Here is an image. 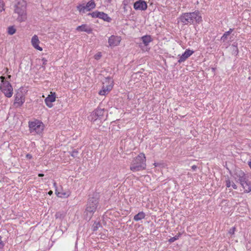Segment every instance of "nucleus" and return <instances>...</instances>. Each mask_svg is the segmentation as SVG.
I'll list each match as a JSON object with an SVG mask.
<instances>
[{
    "mask_svg": "<svg viewBox=\"0 0 251 251\" xmlns=\"http://www.w3.org/2000/svg\"><path fill=\"white\" fill-rule=\"evenodd\" d=\"M179 21L183 25H191L195 21L200 23L202 21V18L200 11L197 10L193 12L183 13L179 17Z\"/></svg>",
    "mask_w": 251,
    "mask_h": 251,
    "instance_id": "f257e3e1",
    "label": "nucleus"
},
{
    "mask_svg": "<svg viewBox=\"0 0 251 251\" xmlns=\"http://www.w3.org/2000/svg\"><path fill=\"white\" fill-rule=\"evenodd\" d=\"M146 157L144 153H141L133 159L131 163L130 169L133 172H137L146 169Z\"/></svg>",
    "mask_w": 251,
    "mask_h": 251,
    "instance_id": "f03ea898",
    "label": "nucleus"
},
{
    "mask_svg": "<svg viewBox=\"0 0 251 251\" xmlns=\"http://www.w3.org/2000/svg\"><path fill=\"white\" fill-rule=\"evenodd\" d=\"M99 203V199L96 197H91L88 199L85 211L86 220H90L96 211Z\"/></svg>",
    "mask_w": 251,
    "mask_h": 251,
    "instance_id": "7ed1b4c3",
    "label": "nucleus"
},
{
    "mask_svg": "<svg viewBox=\"0 0 251 251\" xmlns=\"http://www.w3.org/2000/svg\"><path fill=\"white\" fill-rule=\"evenodd\" d=\"M14 11L18 15L17 19L19 22H23L26 19V3L25 1H19L15 6Z\"/></svg>",
    "mask_w": 251,
    "mask_h": 251,
    "instance_id": "20e7f679",
    "label": "nucleus"
},
{
    "mask_svg": "<svg viewBox=\"0 0 251 251\" xmlns=\"http://www.w3.org/2000/svg\"><path fill=\"white\" fill-rule=\"evenodd\" d=\"M2 85L0 86V90L7 98H11L13 94V89L9 81L5 80V77H0Z\"/></svg>",
    "mask_w": 251,
    "mask_h": 251,
    "instance_id": "39448f33",
    "label": "nucleus"
},
{
    "mask_svg": "<svg viewBox=\"0 0 251 251\" xmlns=\"http://www.w3.org/2000/svg\"><path fill=\"white\" fill-rule=\"evenodd\" d=\"M29 131L33 134H40L42 132L44 126L42 122L39 120L28 122Z\"/></svg>",
    "mask_w": 251,
    "mask_h": 251,
    "instance_id": "423d86ee",
    "label": "nucleus"
},
{
    "mask_svg": "<svg viewBox=\"0 0 251 251\" xmlns=\"http://www.w3.org/2000/svg\"><path fill=\"white\" fill-rule=\"evenodd\" d=\"M96 7V3L94 0L88 1L87 3H83L79 4L76 8L81 14L85 13L87 11H90L94 9Z\"/></svg>",
    "mask_w": 251,
    "mask_h": 251,
    "instance_id": "0eeeda50",
    "label": "nucleus"
},
{
    "mask_svg": "<svg viewBox=\"0 0 251 251\" xmlns=\"http://www.w3.org/2000/svg\"><path fill=\"white\" fill-rule=\"evenodd\" d=\"M105 112L104 109L97 108L88 116V119L91 121H95L97 119L102 120Z\"/></svg>",
    "mask_w": 251,
    "mask_h": 251,
    "instance_id": "6e6552de",
    "label": "nucleus"
},
{
    "mask_svg": "<svg viewBox=\"0 0 251 251\" xmlns=\"http://www.w3.org/2000/svg\"><path fill=\"white\" fill-rule=\"evenodd\" d=\"M25 101V98L21 92L17 93L15 96L14 105L16 107L21 106Z\"/></svg>",
    "mask_w": 251,
    "mask_h": 251,
    "instance_id": "1a4fd4ad",
    "label": "nucleus"
},
{
    "mask_svg": "<svg viewBox=\"0 0 251 251\" xmlns=\"http://www.w3.org/2000/svg\"><path fill=\"white\" fill-rule=\"evenodd\" d=\"M133 7L136 10L144 11L147 9L148 6L145 1L138 0L134 2Z\"/></svg>",
    "mask_w": 251,
    "mask_h": 251,
    "instance_id": "9d476101",
    "label": "nucleus"
},
{
    "mask_svg": "<svg viewBox=\"0 0 251 251\" xmlns=\"http://www.w3.org/2000/svg\"><path fill=\"white\" fill-rule=\"evenodd\" d=\"M240 183L244 189L245 193H249L251 192V182L247 178H241Z\"/></svg>",
    "mask_w": 251,
    "mask_h": 251,
    "instance_id": "9b49d317",
    "label": "nucleus"
},
{
    "mask_svg": "<svg viewBox=\"0 0 251 251\" xmlns=\"http://www.w3.org/2000/svg\"><path fill=\"white\" fill-rule=\"evenodd\" d=\"M121 37L117 36L112 35L108 39V43L110 46H117L120 43Z\"/></svg>",
    "mask_w": 251,
    "mask_h": 251,
    "instance_id": "f8f14e48",
    "label": "nucleus"
},
{
    "mask_svg": "<svg viewBox=\"0 0 251 251\" xmlns=\"http://www.w3.org/2000/svg\"><path fill=\"white\" fill-rule=\"evenodd\" d=\"M50 95H49L45 99V102L46 105L50 108L52 107L53 105L52 102L55 101L56 96L55 93H52L50 92Z\"/></svg>",
    "mask_w": 251,
    "mask_h": 251,
    "instance_id": "ddd939ff",
    "label": "nucleus"
},
{
    "mask_svg": "<svg viewBox=\"0 0 251 251\" xmlns=\"http://www.w3.org/2000/svg\"><path fill=\"white\" fill-rule=\"evenodd\" d=\"M194 51L189 49H187L181 55L178 60V63L184 62L189 57H190L193 53Z\"/></svg>",
    "mask_w": 251,
    "mask_h": 251,
    "instance_id": "4468645a",
    "label": "nucleus"
},
{
    "mask_svg": "<svg viewBox=\"0 0 251 251\" xmlns=\"http://www.w3.org/2000/svg\"><path fill=\"white\" fill-rule=\"evenodd\" d=\"M39 43L38 37L36 35H34L31 39V44L35 49L41 51L42 48L39 46Z\"/></svg>",
    "mask_w": 251,
    "mask_h": 251,
    "instance_id": "2eb2a0df",
    "label": "nucleus"
},
{
    "mask_svg": "<svg viewBox=\"0 0 251 251\" xmlns=\"http://www.w3.org/2000/svg\"><path fill=\"white\" fill-rule=\"evenodd\" d=\"M76 30L78 31L86 32L87 33H91L92 31V28L86 24H84L82 25H81L78 26L76 27Z\"/></svg>",
    "mask_w": 251,
    "mask_h": 251,
    "instance_id": "dca6fc26",
    "label": "nucleus"
},
{
    "mask_svg": "<svg viewBox=\"0 0 251 251\" xmlns=\"http://www.w3.org/2000/svg\"><path fill=\"white\" fill-rule=\"evenodd\" d=\"M112 85H103L101 90L99 92L100 95L104 96L112 90Z\"/></svg>",
    "mask_w": 251,
    "mask_h": 251,
    "instance_id": "f3484780",
    "label": "nucleus"
},
{
    "mask_svg": "<svg viewBox=\"0 0 251 251\" xmlns=\"http://www.w3.org/2000/svg\"><path fill=\"white\" fill-rule=\"evenodd\" d=\"M99 18L108 22H110L111 21V18L107 14L102 12H100Z\"/></svg>",
    "mask_w": 251,
    "mask_h": 251,
    "instance_id": "a211bd4d",
    "label": "nucleus"
},
{
    "mask_svg": "<svg viewBox=\"0 0 251 251\" xmlns=\"http://www.w3.org/2000/svg\"><path fill=\"white\" fill-rule=\"evenodd\" d=\"M141 39L144 45L146 46L152 41V39L150 35L144 36L141 38Z\"/></svg>",
    "mask_w": 251,
    "mask_h": 251,
    "instance_id": "6ab92c4d",
    "label": "nucleus"
},
{
    "mask_svg": "<svg viewBox=\"0 0 251 251\" xmlns=\"http://www.w3.org/2000/svg\"><path fill=\"white\" fill-rule=\"evenodd\" d=\"M145 217V214L143 212H140L134 216L133 219L135 221H138L142 219H144Z\"/></svg>",
    "mask_w": 251,
    "mask_h": 251,
    "instance_id": "aec40b11",
    "label": "nucleus"
},
{
    "mask_svg": "<svg viewBox=\"0 0 251 251\" xmlns=\"http://www.w3.org/2000/svg\"><path fill=\"white\" fill-rule=\"evenodd\" d=\"M233 30V29L230 28L228 31L225 32L223 35L221 37V40L223 42H225L226 40L227 37L231 33Z\"/></svg>",
    "mask_w": 251,
    "mask_h": 251,
    "instance_id": "412c9836",
    "label": "nucleus"
},
{
    "mask_svg": "<svg viewBox=\"0 0 251 251\" xmlns=\"http://www.w3.org/2000/svg\"><path fill=\"white\" fill-rule=\"evenodd\" d=\"M103 85H112V88L113 86V81L110 77H106L103 81Z\"/></svg>",
    "mask_w": 251,
    "mask_h": 251,
    "instance_id": "4be33fe9",
    "label": "nucleus"
},
{
    "mask_svg": "<svg viewBox=\"0 0 251 251\" xmlns=\"http://www.w3.org/2000/svg\"><path fill=\"white\" fill-rule=\"evenodd\" d=\"M235 175H236L237 177H238L237 181H239V182H240V180L241 179V178L242 179H243V178H247L244 173L242 171H239V172H236Z\"/></svg>",
    "mask_w": 251,
    "mask_h": 251,
    "instance_id": "5701e85b",
    "label": "nucleus"
},
{
    "mask_svg": "<svg viewBox=\"0 0 251 251\" xmlns=\"http://www.w3.org/2000/svg\"><path fill=\"white\" fill-rule=\"evenodd\" d=\"M66 214L63 211H58L56 213L55 217L56 219H58L62 220L65 216Z\"/></svg>",
    "mask_w": 251,
    "mask_h": 251,
    "instance_id": "b1692460",
    "label": "nucleus"
},
{
    "mask_svg": "<svg viewBox=\"0 0 251 251\" xmlns=\"http://www.w3.org/2000/svg\"><path fill=\"white\" fill-rule=\"evenodd\" d=\"M55 193L57 194V196L58 197H60V198L68 197L69 196V193H67V192H65V193L57 192V191H56Z\"/></svg>",
    "mask_w": 251,
    "mask_h": 251,
    "instance_id": "393cba45",
    "label": "nucleus"
},
{
    "mask_svg": "<svg viewBox=\"0 0 251 251\" xmlns=\"http://www.w3.org/2000/svg\"><path fill=\"white\" fill-rule=\"evenodd\" d=\"M181 235V234L180 233H178V234L177 235L169 239L168 241L170 243H173L174 241H175L176 240H178Z\"/></svg>",
    "mask_w": 251,
    "mask_h": 251,
    "instance_id": "a878e982",
    "label": "nucleus"
},
{
    "mask_svg": "<svg viewBox=\"0 0 251 251\" xmlns=\"http://www.w3.org/2000/svg\"><path fill=\"white\" fill-rule=\"evenodd\" d=\"M16 32V29L13 26H10L8 28V33L10 35L14 34Z\"/></svg>",
    "mask_w": 251,
    "mask_h": 251,
    "instance_id": "bb28decb",
    "label": "nucleus"
},
{
    "mask_svg": "<svg viewBox=\"0 0 251 251\" xmlns=\"http://www.w3.org/2000/svg\"><path fill=\"white\" fill-rule=\"evenodd\" d=\"M99 11H95L91 13H89V15H91L93 18H99Z\"/></svg>",
    "mask_w": 251,
    "mask_h": 251,
    "instance_id": "cd10ccee",
    "label": "nucleus"
},
{
    "mask_svg": "<svg viewBox=\"0 0 251 251\" xmlns=\"http://www.w3.org/2000/svg\"><path fill=\"white\" fill-rule=\"evenodd\" d=\"M100 226V224L99 222H95L92 226L93 230L96 231Z\"/></svg>",
    "mask_w": 251,
    "mask_h": 251,
    "instance_id": "c85d7f7f",
    "label": "nucleus"
},
{
    "mask_svg": "<svg viewBox=\"0 0 251 251\" xmlns=\"http://www.w3.org/2000/svg\"><path fill=\"white\" fill-rule=\"evenodd\" d=\"M4 3L2 0H0V12H2L4 10Z\"/></svg>",
    "mask_w": 251,
    "mask_h": 251,
    "instance_id": "c756f323",
    "label": "nucleus"
},
{
    "mask_svg": "<svg viewBox=\"0 0 251 251\" xmlns=\"http://www.w3.org/2000/svg\"><path fill=\"white\" fill-rule=\"evenodd\" d=\"M235 231V227H232L229 230L228 233L230 235H233L234 234Z\"/></svg>",
    "mask_w": 251,
    "mask_h": 251,
    "instance_id": "7c9ffc66",
    "label": "nucleus"
},
{
    "mask_svg": "<svg viewBox=\"0 0 251 251\" xmlns=\"http://www.w3.org/2000/svg\"><path fill=\"white\" fill-rule=\"evenodd\" d=\"M95 59H96V60H99L100 59V58L101 57V53L99 52H98V53H97L95 55Z\"/></svg>",
    "mask_w": 251,
    "mask_h": 251,
    "instance_id": "2f4dec72",
    "label": "nucleus"
},
{
    "mask_svg": "<svg viewBox=\"0 0 251 251\" xmlns=\"http://www.w3.org/2000/svg\"><path fill=\"white\" fill-rule=\"evenodd\" d=\"M78 154V151H75V150H74L71 153V156H73V157H75L77 156Z\"/></svg>",
    "mask_w": 251,
    "mask_h": 251,
    "instance_id": "473e14b6",
    "label": "nucleus"
},
{
    "mask_svg": "<svg viewBox=\"0 0 251 251\" xmlns=\"http://www.w3.org/2000/svg\"><path fill=\"white\" fill-rule=\"evenodd\" d=\"M4 246V244L1 240V237L0 236V249H2Z\"/></svg>",
    "mask_w": 251,
    "mask_h": 251,
    "instance_id": "72a5a7b5",
    "label": "nucleus"
},
{
    "mask_svg": "<svg viewBox=\"0 0 251 251\" xmlns=\"http://www.w3.org/2000/svg\"><path fill=\"white\" fill-rule=\"evenodd\" d=\"M226 185L227 187H229L231 186L230 181L229 180L226 181Z\"/></svg>",
    "mask_w": 251,
    "mask_h": 251,
    "instance_id": "f704fd0d",
    "label": "nucleus"
},
{
    "mask_svg": "<svg viewBox=\"0 0 251 251\" xmlns=\"http://www.w3.org/2000/svg\"><path fill=\"white\" fill-rule=\"evenodd\" d=\"M42 62H43V64L45 65V64H47V60L46 58H43L42 59Z\"/></svg>",
    "mask_w": 251,
    "mask_h": 251,
    "instance_id": "c9c22d12",
    "label": "nucleus"
},
{
    "mask_svg": "<svg viewBox=\"0 0 251 251\" xmlns=\"http://www.w3.org/2000/svg\"><path fill=\"white\" fill-rule=\"evenodd\" d=\"M32 155L30 154H27L26 155V157L28 159H31L32 158Z\"/></svg>",
    "mask_w": 251,
    "mask_h": 251,
    "instance_id": "e433bc0d",
    "label": "nucleus"
},
{
    "mask_svg": "<svg viewBox=\"0 0 251 251\" xmlns=\"http://www.w3.org/2000/svg\"><path fill=\"white\" fill-rule=\"evenodd\" d=\"M231 186H232V187H233V189H237V185L233 183Z\"/></svg>",
    "mask_w": 251,
    "mask_h": 251,
    "instance_id": "4c0bfd02",
    "label": "nucleus"
},
{
    "mask_svg": "<svg viewBox=\"0 0 251 251\" xmlns=\"http://www.w3.org/2000/svg\"><path fill=\"white\" fill-rule=\"evenodd\" d=\"M197 166H196V165H193V166H192V169L193 171H195V170H196V169H197Z\"/></svg>",
    "mask_w": 251,
    "mask_h": 251,
    "instance_id": "58836bf2",
    "label": "nucleus"
},
{
    "mask_svg": "<svg viewBox=\"0 0 251 251\" xmlns=\"http://www.w3.org/2000/svg\"><path fill=\"white\" fill-rule=\"evenodd\" d=\"M38 176H40V177L43 176H44V174H38Z\"/></svg>",
    "mask_w": 251,
    "mask_h": 251,
    "instance_id": "ea45409f",
    "label": "nucleus"
},
{
    "mask_svg": "<svg viewBox=\"0 0 251 251\" xmlns=\"http://www.w3.org/2000/svg\"><path fill=\"white\" fill-rule=\"evenodd\" d=\"M232 46L234 48H235L236 49V51H237V52H238V49H237V47L233 45Z\"/></svg>",
    "mask_w": 251,
    "mask_h": 251,
    "instance_id": "a19ab883",
    "label": "nucleus"
},
{
    "mask_svg": "<svg viewBox=\"0 0 251 251\" xmlns=\"http://www.w3.org/2000/svg\"><path fill=\"white\" fill-rule=\"evenodd\" d=\"M48 194L50 195H51L52 194V191H50L49 192H48Z\"/></svg>",
    "mask_w": 251,
    "mask_h": 251,
    "instance_id": "79ce46f5",
    "label": "nucleus"
},
{
    "mask_svg": "<svg viewBox=\"0 0 251 251\" xmlns=\"http://www.w3.org/2000/svg\"><path fill=\"white\" fill-rule=\"evenodd\" d=\"M248 164H249V165L250 167V168H251V161H250V162H249Z\"/></svg>",
    "mask_w": 251,
    "mask_h": 251,
    "instance_id": "37998d69",
    "label": "nucleus"
},
{
    "mask_svg": "<svg viewBox=\"0 0 251 251\" xmlns=\"http://www.w3.org/2000/svg\"><path fill=\"white\" fill-rule=\"evenodd\" d=\"M11 76L10 75H9L8 76V78L10 79V78H11Z\"/></svg>",
    "mask_w": 251,
    "mask_h": 251,
    "instance_id": "c03bdc74",
    "label": "nucleus"
},
{
    "mask_svg": "<svg viewBox=\"0 0 251 251\" xmlns=\"http://www.w3.org/2000/svg\"><path fill=\"white\" fill-rule=\"evenodd\" d=\"M56 185V183H55V182H54V185Z\"/></svg>",
    "mask_w": 251,
    "mask_h": 251,
    "instance_id": "a18cd8bd",
    "label": "nucleus"
}]
</instances>
